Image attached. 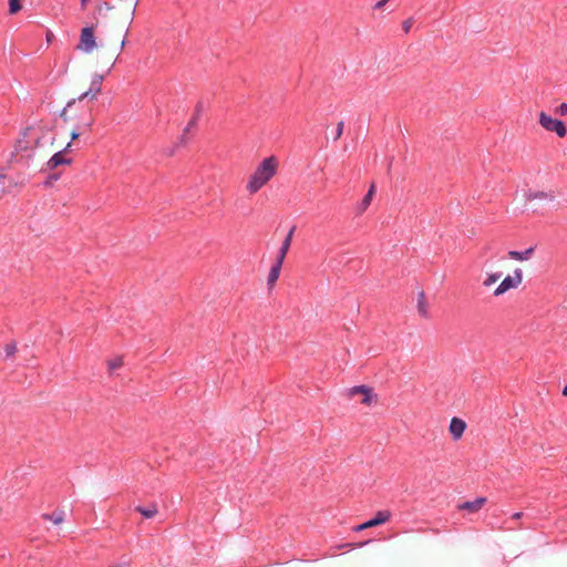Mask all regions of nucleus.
<instances>
[{"label": "nucleus", "instance_id": "nucleus-38", "mask_svg": "<svg viewBox=\"0 0 567 567\" xmlns=\"http://www.w3.org/2000/svg\"><path fill=\"white\" fill-rule=\"evenodd\" d=\"M71 147H72V142H69L66 144V146L63 150H61L60 152H63V154L65 155L68 152L71 151Z\"/></svg>", "mask_w": 567, "mask_h": 567}, {"label": "nucleus", "instance_id": "nucleus-18", "mask_svg": "<svg viewBox=\"0 0 567 567\" xmlns=\"http://www.w3.org/2000/svg\"><path fill=\"white\" fill-rule=\"evenodd\" d=\"M42 518L44 520H51L53 524L59 525L64 520V512L63 511H54L51 514H42Z\"/></svg>", "mask_w": 567, "mask_h": 567}, {"label": "nucleus", "instance_id": "nucleus-24", "mask_svg": "<svg viewBox=\"0 0 567 567\" xmlns=\"http://www.w3.org/2000/svg\"><path fill=\"white\" fill-rule=\"evenodd\" d=\"M362 395H363V398L361 400V403L367 404V405L371 404V402L375 398L372 388L369 391H367L365 393H363Z\"/></svg>", "mask_w": 567, "mask_h": 567}, {"label": "nucleus", "instance_id": "nucleus-14", "mask_svg": "<svg viewBox=\"0 0 567 567\" xmlns=\"http://www.w3.org/2000/svg\"><path fill=\"white\" fill-rule=\"evenodd\" d=\"M525 198L526 200L530 202V200H534V199H547V200H550V202H554L555 199V195L553 192H527L525 194Z\"/></svg>", "mask_w": 567, "mask_h": 567}, {"label": "nucleus", "instance_id": "nucleus-2", "mask_svg": "<svg viewBox=\"0 0 567 567\" xmlns=\"http://www.w3.org/2000/svg\"><path fill=\"white\" fill-rule=\"evenodd\" d=\"M103 80H104V76L101 75V74H94L93 78H92V81H91V84H90V87L87 91L83 92L78 99H72L71 101L68 102L66 106H64L61 112H60V117L64 121V122H68L70 118L68 116V110L71 109L75 103L76 101L81 102L83 101L84 99H90V100H94L96 99V95L101 92L102 90V83H103Z\"/></svg>", "mask_w": 567, "mask_h": 567}, {"label": "nucleus", "instance_id": "nucleus-31", "mask_svg": "<svg viewBox=\"0 0 567 567\" xmlns=\"http://www.w3.org/2000/svg\"><path fill=\"white\" fill-rule=\"evenodd\" d=\"M556 113L559 114L560 116H565L567 115V103H561L557 109H556Z\"/></svg>", "mask_w": 567, "mask_h": 567}, {"label": "nucleus", "instance_id": "nucleus-19", "mask_svg": "<svg viewBox=\"0 0 567 567\" xmlns=\"http://www.w3.org/2000/svg\"><path fill=\"white\" fill-rule=\"evenodd\" d=\"M425 300H426V298H425L424 291L419 292V295H417V311H419L420 316H422L423 318L429 317Z\"/></svg>", "mask_w": 567, "mask_h": 567}, {"label": "nucleus", "instance_id": "nucleus-21", "mask_svg": "<svg viewBox=\"0 0 567 567\" xmlns=\"http://www.w3.org/2000/svg\"><path fill=\"white\" fill-rule=\"evenodd\" d=\"M61 177V174L60 173H50L45 181L43 182V186L44 187H50L53 185L54 182H56L58 179H60Z\"/></svg>", "mask_w": 567, "mask_h": 567}, {"label": "nucleus", "instance_id": "nucleus-26", "mask_svg": "<svg viewBox=\"0 0 567 567\" xmlns=\"http://www.w3.org/2000/svg\"><path fill=\"white\" fill-rule=\"evenodd\" d=\"M371 388L370 386H367V385H355L353 386L351 390H350V394L351 395H355V394H363L365 393L367 391H369Z\"/></svg>", "mask_w": 567, "mask_h": 567}, {"label": "nucleus", "instance_id": "nucleus-30", "mask_svg": "<svg viewBox=\"0 0 567 567\" xmlns=\"http://www.w3.org/2000/svg\"><path fill=\"white\" fill-rule=\"evenodd\" d=\"M371 542H372V539H369V540H365V542H361V543H358V544L347 543V544H344L342 547H347V548H348V547H349V548H354L355 546H357V547H362V546H364V545H367V544H369V543H371Z\"/></svg>", "mask_w": 567, "mask_h": 567}, {"label": "nucleus", "instance_id": "nucleus-42", "mask_svg": "<svg viewBox=\"0 0 567 567\" xmlns=\"http://www.w3.org/2000/svg\"><path fill=\"white\" fill-rule=\"evenodd\" d=\"M40 145V138H37L35 140V146H39Z\"/></svg>", "mask_w": 567, "mask_h": 567}, {"label": "nucleus", "instance_id": "nucleus-7", "mask_svg": "<svg viewBox=\"0 0 567 567\" xmlns=\"http://www.w3.org/2000/svg\"><path fill=\"white\" fill-rule=\"evenodd\" d=\"M72 164V158L66 157L63 152H56L54 153L51 158L45 164V169L48 171H54L61 165H70Z\"/></svg>", "mask_w": 567, "mask_h": 567}, {"label": "nucleus", "instance_id": "nucleus-6", "mask_svg": "<svg viewBox=\"0 0 567 567\" xmlns=\"http://www.w3.org/2000/svg\"><path fill=\"white\" fill-rule=\"evenodd\" d=\"M392 514L390 511H379L375 513V515L365 520L364 523L362 524H359L357 525L355 527H353V530L355 532H361V530H364L367 528H371V527H375V526H379V525H382L386 522L390 520Z\"/></svg>", "mask_w": 567, "mask_h": 567}, {"label": "nucleus", "instance_id": "nucleus-9", "mask_svg": "<svg viewBox=\"0 0 567 567\" xmlns=\"http://www.w3.org/2000/svg\"><path fill=\"white\" fill-rule=\"evenodd\" d=\"M465 429H466V423L462 419L454 416L451 420L449 430L454 440L461 439Z\"/></svg>", "mask_w": 567, "mask_h": 567}, {"label": "nucleus", "instance_id": "nucleus-22", "mask_svg": "<svg viewBox=\"0 0 567 567\" xmlns=\"http://www.w3.org/2000/svg\"><path fill=\"white\" fill-rule=\"evenodd\" d=\"M27 135V132L23 133V136ZM29 148L28 141L24 140V137L19 138L16 143V151L17 152H24Z\"/></svg>", "mask_w": 567, "mask_h": 567}, {"label": "nucleus", "instance_id": "nucleus-41", "mask_svg": "<svg viewBox=\"0 0 567 567\" xmlns=\"http://www.w3.org/2000/svg\"><path fill=\"white\" fill-rule=\"evenodd\" d=\"M563 395L564 396H567V383L565 384V386L563 388V391H561Z\"/></svg>", "mask_w": 567, "mask_h": 567}, {"label": "nucleus", "instance_id": "nucleus-17", "mask_svg": "<svg viewBox=\"0 0 567 567\" xmlns=\"http://www.w3.org/2000/svg\"><path fill=\"white\" fill-rule=\"evenodd\" d=\"M135 511L138 512L145 518H152L157 514V506L154 503H152L147 506L138 505L135 507Z\"/></svg>", "mask_w": 567, "mask_h": 567}, {"label": "nucleus", "instance_id": "nucleus-28", "mask_svg": "<svg viewBox=\"0 0 567 567\" xmlns=\"http://www.w3.org/2000/svg\"><path fill=\"white\" fill-rule=\"evenodd\" d=\"M343 127H344L343 121L338 122L337 127H336L334 137H333L334 141H337L341 137V135L343 133Z\"/></svg>", "mask_w": 567, "mask_h": 567}, {"label": "nucleus", "instance_id": "nucleus-35", "mask_svg": "<svg viewBox=\"0 0 567 567\" xmlns=\"http://www.w3.org/2000/svg\"><path fill=\"white\" fill-rule=\"evenodd\" d=\"M389 0H380L378 1L374 6H373V9L374 10H379L381 8H383V6L388 2Z\"/></svg>", "mask_w": 567, "mask_h": 567}, {"label": "nucleus", "instance_id": "nucleus-15", "mask_svg": "<svg viewBox=\"0 0 567 567\" xmlns=\"http://www.w3.org/2000/svg\"><path fill=\"white\" fill-rule=\"evenodd\" d=\"M91 125V118L82 124H76L71 131V142L78 140L84 132L90 131Z\"/></svg>", "mask_w": 567, "mask_h": 567}, {"label": "nucleus", "instance_id": "nucleus-1", "mask_svg": "<svg viewBox=\"0 0 567 567\" xmlns=\"http://www.w3.org/2000/svg\"><path fill=\"white\" fill-rule=\"evenodd\" d=\"M277 159L274 156L266 157L257 166L254 174L247 184V189L250 194L257 193L264 185H266L277 172Z\"/></svg>", "mask_w": 567, "mask_h": 567}, {"label": "nucleus", "instance_id": "nucleus-40", "mask_svg": "<svg viewBox=\"0 0 567 567\" xmlns=\"http://www.w3.org/2000/svg\"><path fill=\"white\" fill-rule=\"evenodd\" d=\"M90 0H81V7L84 9Z\"/></svg>", "mask_w": 567, "mask_h": 567}, {"label": "nucleus", "instance_id": "nucleus-32", "mask_svg": "<svg viewBox=\"0 0 567 567\" xmlns=\"http://www.w3.org/2000/svg\"><path fill=\"white\" fill-rule=\"evenodd\" d=\"M6 175L0 174V197L6 193Z\"/></svg>", "mask_w": 567, "mask_h": 567}, {"label": "nucleus", "instance_id": "nucleus-12", "mask_svg": "<svg viewBox=\"0 0 567 567\" xmlns=\"http://www.w3.org/2000/svg\"><path fill=\"white\" fill-rule=\"evenodd\" d=\"M534 251H535V247H529V248L525 249L524 251L509 250L508 257L514 260L524 261V260H528L532 257V255L534 254Z\"/></svg>", "mask_w": 567, "mask_h": 567}, {"label": "nucleus", "instance_id": "nucleus-8", "mask_svg": "<svg viewBox=\"0 0 567 567\" xmlns=\"http://www.w3.org/2000/svg\"><path fill=\"white\" fill-rule=\"evenodd\" d=\"M203 110H204V103H203L202 101H198V102H197V104H196V106H195L194 114H193V116H192L190 121L188 122L187 126L185 127L184 133H183V135H182V137H181V142H179L181 144L186 143L185 135H186V133H187L192 127L196 126V124H197V122H198V120H199V117H200V114H202Z\"/></svg>", "mask_w": 567, "mask_h": 567}, {"label": "nucleus", "instance_id": "nucleus-11", "mask_svg": "<svg viewBox=\"0 0 567 567\" xmlns=\"http://www.w3.org/2000/svg\"><path fill=\"white\" fill-rule=\"evenodd\" d=\"M296 230V226H292L290 228V230L288 231L286 238L284 239L279 250H278V254H277V257L276 259L280 260V261H284L285 258H286V255L290 248V245H291V240H292V236H293V233Z\"/></svg>", "mask_w": 567, "mask_h": 567}, {"label": "nucleus", "instance_id": "nucleus-33", "mask_svg": "<svg viewBox=\"0 0 567 567\" xmlns=\"http://www.w3.org/2000/svg\"><path fill=\"white\" fill-rule=\"evenodd\" d=\"M128 565H130V560L123 559L121 563L113 564L110 567H127Z\"/></svg>", "mask_w": 567, "mask_h": 567}, {"label": "nucleus", "instance_id": "nucleus-37", "mask_svg": "<svg viewBox=\"0 0 567 567\" xmlns=\"http://www.w3.org/2000/svg\"><path fill=\"white\" fill-rule=\"evenodd\" d=\"M106 9V10H111L113 7L109 3V2H103L100 7H99V11H101L102 9Z\"/></svg>", "mask_w": 567, "mask_h": 567}, {"label": "nucleus", "instance_id": "nucleus-34", "mask_svg": "<svg viewBox=\"0 0 567 567\" xmlns=\"http://www.w3.org/2000/svg\"><path fill=\"white\" fill-rule=\"evenodd\" d=\"M389 0H380L378 1L374 6H373V9L374 10H379L381 8H383V6L388 2Z\"/></svg>", "mask_w": 567, "mask_h": 567}, {"label": "nucleus", "instance_id": "nucleus-16", "mask_svg": "<svg viewBox=\"0 0 567 567\" xmlns=\"http://www.w3.org/2000/svg\"><path fill=\"white\" fill-rule=\"evenodd\" d=\"M374 193H375V186L372 184L370 186L368 193L364 195V197L361 199L360 204L357 207V210L359 214H362L369 207Z\"/></svg>", "mask_w": 567, "mask_h": 567}, {"label": "nucleus", "instance_id": "nucleus-3", "mask_svg": "<svg viewBox=\"0 0 567 567\" xmlns=\"http://www.w3.org/2000/svg\"><path fill=\"white\" fill-rule=\"evenodd\" d=\"M540 125L548 132H554L559 137H565L567 134V127L560 120L554 118L545 112L539 114Z\"/></svg>", "mask_w": 567, "mask_h": 567}, {"label": "nucleus", "instance_id": "nucleus-27", "mask_svg": "<svg viewBox=\"0 0 567 567\" xmlns=\"http://www.w3.org/2000/svg\"><path fill=\"white\" fill-rule=\"evenodd\" d=\"M4 351H6L7 358H10V357L14 355V353L17 352V344H16V342L7 343L6 348H4Z\"/></svg>", "mask_w": 567, "mask_h": 567}, {"label": "nucleus", "instance_id": "nucleus-25", "mask_svg": "<svg viewBox=\"0 0 567 567\" xmlns=\"http://www.w3.org/2000/svg\"><path fill=\"white\" fill-rule=\"evenodd\" d=\"M122 364H123V360H122V358H120V357H118V358H115V359H113V360H110V361H109V370L112 372V371H114V370H116V369L121 368V367H122Z\"/></svg>", "mask_w": 567, "mask_h": 567}, {"label": "nucleus", "instance_id": "nucleus-10", "mask_svg": "<svg viewBox=\"0 0 567 567\" xmlns=\"http://www.w3.org/2000/svg\"><path fill=\"white\" fill-rule=\"evenodd\" d=\"M486 501V497H477L474 501H467L458 504L457 508L460 511H466L468 513H476L483 507Z\"/></svg>", "mask_w": 567, "mask_h": 567}, {"label": "nucleus", "instance_id": "nucleus-5", "mask_svg": "<svg viewBox=\"0 0 567 567\" xmlns=\"http://www.w3.org/2000/svg\"><path fill=\"white\" fill-rule=\"evenodd\" d=\"M76 48L86 53L92 52L96 48L94 25L85 27L81 30L80 42Z\"/></svg>", "mask_w": 567, "mask_h": 567}, {"label": "nucleus", "instance_id": "nucleus-29", "mask_svg": "<svg viewBox=\"0 0 567 567\" xmlns=\"http://www.w3.org/2000/svg\"><path fill=\"white\" fill-rule=\"evenodd\" d=\"M414 20L412 18H409L402 22V29L404 33H409L411 28L413 27Z\"/></svg>", "mask_w": 567, "mask_h": 567}, {"label": "nucleus", "instance_id": "nucleus-13", "mask_svg": "<svg viewBox=\"0 0 567 567\" xmlns=\"http://www.w3.org/2000/svg\"><path fill=\"white\" fill-rule=\"evenodd\" d=\"M282 262L284 261L276 259V261L271 266L270 271L268 274V279H267V284L269 287H271L277 281V279L280 275Z\"/></svg>", "mask_w": 567, "mask_h": 567}, {"label": "nucleus", "instance_id": "nucleus-36", "mask_svg": "<svg viewBox=\"0 0 567 567\" xmlns=\"http://www.w3.org/2000/svg\"><path fill=\"white\" fill-rule=\"evenodd\" d=\"M389 0H380L378 1L374 6H373V9L374 10H379L381 8H383V6L388 2Z\"/></svg>", "mask_w": 567, "mask_h": 567}, {"label": "nucleus", "instance_id": "nucleus-39", "mask_svg": "<svg viewBox=\"0 0 567 567\" xmlns=\"http://www.w3.org/2000/svg\"><path fill=\"white\" fill-rule=\"evenodd\" d=\"M524 516L523 512H517L512 515V519H520Z\"/></svg>", "mask_w": 567, "mask_h": 567}, {"label": "nucleus", "instance_id": "nucleus-20", "mask_svg": "<svg viewBox=\"0 0 567 567\" xmlns=\"http://www.w3.org/2000/svg\"><path fill=\"white\" fill-rule=\"evenodd\" d=\"M9 13L16 14L22 9V0H9Z\"/></svg>", "mask_w": 567, "mask_h": 567}, {"label": "nucleus", "instance_id": "nucleus-23", "mask_svg": "<svg viewBox=\"0 0 567 567\" xmlns=\"http://www.w3.org/2000/svg\"><path fill=\"white\" fill-rule=\"evenodd\" d=\"M502 276V272H495L487 276V278L484 280L483 285L485 287H489L493 284H495Z\"/></svg>", "mask_w": 567, "mask_h": 567}, {"label": "nucleus", "instance_id": "nucleus-4", "mask_svg": "<svg viewBox=\"0 0 567 567\" xmlns=\"http://www.w3.org/2000/svg\"><path fill=\"white\" fill-rule=\"evenodd\" d=\"M523 281V271L520 268H516L513 272V276H506L502 282L494 290V296L498 297L509 289L517 288Z\"/></svg>", "mask_w": 567, "mask_h": 567}]
</instances>
